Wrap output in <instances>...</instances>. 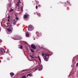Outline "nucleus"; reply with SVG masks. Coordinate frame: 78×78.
Returning <instances> with one entry per match:
<instances>
[{
  "mask_svg": "<svg viewBox=\"0 0 78 78\" xmlns=\"http://www.w3.org/2000/svg\"><path fill=\"white\" fill-rule=\"evenodd\" d=\"M14 11V9H11V10L9 11V12H12Z\"/></svg>",
  "mask_w": 78,
  "mask_h": 78,
  "instance_id": "nucleus-17",
  "label": "nucleus"
},
{
  "mask_svg": "<svg viewBox=\"0 0 78 78\" xmlns=\"http://www.w3.org/2000/svg\"><path fill=\"white\" fill-rule=\"evenodd\" d=\"M31 51L33 53L34 52V51H33V50H32V49H30Z\"/></svg>",
  "mask_w": 78,
  "mask_h": 78,
  "instance_id": "nucleus-22",
  "label": "nucleus"
},
{
  "mask_svg": "<svg viewBox=\"0 0 78 78\" xmlns=\"http://www.w3.org/2000/svg\"><path fill=\"white\" fill-rule=\"evenodd\" d=\"M10 75L11 76H14V73H10Z\"/></svg>",
  "mask_w": 78,
  "mask_h": 78,
  "instance_id": "nucleus-12",
  "label": "nucleus"
},
{
  "mask_svg": "<svg viewBox=\"0 0 78 78\" xmlns=\"http://www.w3.org/2000/svg\"><path fill=\"white\" fill-rule=\"evenodd\" d=\"M37 15H38V16H41V14H40V13H38Z\"/></svg>",
  "mask_w": 78,
  "mask_h": 78,
  "instance_id": "nucleus-20",
  "label": "nucleus"
},
{
  "mask_svg": "<svg viewBox=\"0 0 78 78\" xmlns=\"http://www.w3.org/2000/svg\"><path fill=\"white\" fill-rule=\"evenodd\" d=\"M22 37L20 36H16V37L15 38H14V39L15 40H17V39H22Z\"/></svg>",
  "mask_w": 78,
  "mask_h": 78,
  "instance_id": "nucleus-5",
  "label": "nucleus"
},
{
  "mask_svg": "<svg viewBox=\"0 0 78 78\" xmlns=\"http://www.w3.org/2000/svg\"><path fill=\"white\" fill-rule=\"evenodd\" d=\"M50 55L48 54V53H45L43 52L42 54V56L44 57V58H45V59H44L45 61H48V58H49V55Z\"/></svg>",
  "mask_w": 78,
  "mask_h": 78,
  "instance_id": "nucleus-1",
  "label": "nucleus"
},
{
  "mask_svg": "<svg viewBox=\"0 0 78 78\" xmlns=\"http://www.w3.org/2000/svg\"><path fill=\"white\" fill-rule=\"evenodd\" d=\"M21 3V2H20V0H19L18 1V2L16 4V7H17V6H19V3Z\"/></svg>",
  "mask_w": 78,
  "mask_h": 78,
  "instance_id": "nucleus-7",
  "label": "nucleus"
},
{
  "mask_svg": "<svg viewBox=\"0 0 78 78\" xmlns=\"http://www.w3.org/2000/svg\"><path fill=\"white\" fill-rule=\"evenodd\" d=\"M37 3H39V2H37Z\"/></svg>",
  "mask_w": 78,
  "mask_h": 78,
  "instance_id": "nucleus-32",
  "label": "nucleus"
},
{
  "mask_svg": "<svg viewBox=\"0 0 78 78\" xmlns=\"http://www.w3.org/2000/svg\"><path fill=\"white\" fill-rule=\"evenodd\" d=\"M8 19H10V16H8Z\"/></svg>",
  "mask_w": 78,
  "mask_h": 78,
  "instance_id": "nucleus-24",
  "label": "nucleus"
},
{
  "mask_svg": "<svg viewBox=\"0 0 78 78\" xmlns=\"http://www.w3.org/2000/svg\"><path fill=\"white\" fill-rule=\"evenodd\" d=\"M0 42H2V40H1L0 39Z\"/></svg>",
  "mask_w": 78,
  "mask_h": 78,
  "instance_id": "nucleus-30",
  "label": "nucleus"
},
{
  "mask_svg": "<svg viewBox=\"0 0 78 78\" xmlns=\"http://www.w3.org/2000/svg\"><path fill=\"white\" fill-rule=\"evenodd\" d=\"M5 50L3 48H2L0 51V54L1 55H4L5 54Z\"/></svg>",
  "mask_w": 78,
  "mask_h": 78,
  "instance_id": "nucleus-3",
  "label": "nucleus"
},
{
  "mask_svg": "<svg viewBox=\"0 0 78 78\" xmlns=\"http://www.w3.org/2000/svg\"><path fill=\"white\" fill-rule=\"evenodd\" d=\"M10 6H11V5H10Z\"/></svg>",
  "mask_w": 78,
  "mask_h": 78,
  "instance_id": "nucleus-39",
  "label": "nucleus"
},
{
  "mask_svg": "<svg viewBox=\"0 0 78 78\" xmlns=\"http://www.w3.org/2000/svg\"><path fill=\"white\" fill-rule=\"evenodd\" d=\"M36 9H37V8H38V6H37V5H36Z\"/></svg>",
  "mask_w": 78,
  "mask_h": 78,
  "instance_id": "nucleus-26",
  "label": "nucleus"
},
{
  "mask_svg": "<svg viewBox=\"0 0 78 78\" xmlns=\"http://www.w3.org/2000/svg\"><path fill=\"white\" fill-rule=\"evenodd\" d=\"M31 47L33 48H34V49H36V47H35V46H34V45L33 44H32L31 45Z\"/></svg>",
  "mask_w": 78,
  "mask_h": 78,
  "instance_id": "nucleus-8",
  "label": "nucleus"
},
{
  "mask_svg": "<svg viewBox=\"0 0 78 78\" xmlns=\"http://www.w3.org/2000/svg\"><path fill=\"white\" fill-rule=\"evenodd\" d=\"M15 16H16V17H17V16L16 15H15Z\"/></svg>",
  "mask_w": 78,
  "mask_h": 78,
  "instance_id": "nucleus-35",
  "label": "nucleus"
},
{
  "mask_svg": "<svg viewBox=\"0 0 78 78\" xmlns=\"http://www.w3.org/2000/svg\"><path fill=\"white\" fill-rule=\"evenodd\" d=\"M38 6H39V7H40V5H38Z\"/></svg>",
  "mask_w": 78,
  "mask_h": 78,
  "instance_id": "nucleus-31",
  "label": "nucleus"
},
{
  "mask_svg": "<svg viewBox=\"0 0 78 78\" xmlns=\"http://www.w3.org/2000/svg\"><path fill=\"white\" fill-rule=\"evenodd\" d=\"M34 14H37V12H36V13H35Z\"/></svg>",
  "mask_w": 78,
  "mask_h": 78,
  "instance_id": "nucleus-29",
  "label": "nucleus"
},
{
  "mask_svg": "<svg viewBox=\"0 0 78 78\" xmlns=\"http://www.w3.org/2000/svg\"><path fill=\"white\" fill-rule=\"evenodd\" d=\"M38 70L39 71H41L42 70V65L40 66Z\"/></svg>",
  "mask_w": 78,
  "mask_h": 78,
  "instance_id": "nucleus-6",
  "label": "nucleus"
},
{
  "mask_svg": "<svg viewBox=\"0 0 78 78\" xmlns=\"http://www.w3.org/2000/svg\"><path fill=\"white\" fill-rule=\"evenodd\" d=\"M15 20H13L14 22V21H15Z\"/></svg>",
  "mask_w": 78,
  "mask_h": 78,
  "instance_id": "nucleus-33",
  "label": "nucleus"
},
{
  "mask_svg": "<svg viewBox=\"0 0 78 78\" xmlns=\"http://www.w3.org/2000/svg\"><path fill=\"white\" fill-rule=\"evenodd\" d=\"M30 57L33 58H37V57L35 56H33L30 55Z\"/></svg>",
  "mask_w": 78,
  "mask_h": 78,
  "instance_id": "nucleus-14",
  "label": "nucleus"
},
{
  "mask_svg": "<svg viewBox=\"0 0 78 78\" xmlns=\"http://www.w3.org/2000/svg\"><path fill=\"white\" fill-rule=\"evenodd\" d=\"M32 76V74H28L27 75V76Z\"/></svg>",
  "mask_w": 78,
  "mask_h": 78,
  "instance_id": "nucleus-15",
  "label": "nucleus"
},
{
  "mask_svg": "<svg viewBox=\"0 0 78 78\" xmlns=\"http://www.w3.org/2000/svg\"><path fill=\"white\" fill-rule=\"evenodd\" d=\"M19 48L20 49H22V46L21 45H19Z\"/></svg>",
  "mask_w": 78,
  "mask_h": 78,
  "instance_id": "nucleus-13",
  "label": "nucleus"
},
{
  "mask_svg": "<svg viewBox=\"0 0 78 78\" xmlns=\"http://www.w3.org/2000/svg\"><path fill=\"white\" fill-rule=\"evenodd\" d=\"M8 20V22H9V19H8V20Z\"/></svg>",
  "mask_w": 78,
  "mask_h": 78,
  "instance_id": "nucleus-28",
  "label": "nucleus"
},
{
  "mask_svg": "<svg viewBox=\"0 0 78 78\" xmlns=\"http://www.w3.org/2000/svg\"><path fill=\"white\" fill-rule=\"evenodd\" d=\"M26 36L27 37H28L29 36V34L27 32H26Z\"/></svg>",
  "mask_w": 78,
  "mask_h": 78,
  "instance_id": "nucleus-11",
  "label": "nucleus"
},
{
  "mask_svg": "<svg viewBox=\"0 0 78 78\" xmlns=\"http://www.w3.org/2000/svg\"><path fill=\"white\" fill-rule=\"evenodd\" d=\"M38 58H39V59L40 61V62H41V58H40V57H39V56H38Z\"/></svg>",
  "mask_w": 78,
  "mask_h": 78,
  "instance_id": "nucleus-16",
  "label": "nucleus"
},
{
  "mask_svg": "<svg viewBox=\"0 0 78 78\" xmlns=\"http://www.w3.org/2000/svg\"><path fill=\"white\" fill-rule=\"evenodd\" d=\"M8 60H9V59H8Z\"/></svg>",
  "mask_w": 78,
  "mask_h": 78,
  "instance_id": "nucleus-38",
  "label": "nucleus"
},
{
  "mask_svg": "<svg viewBox=\"0 0 78 78\" xmlns=\"http://www.w3.org/2000/svg\"><path fill=\"white\" fill-rule=\"evenodd\" d=\"M12 27V25H11L10 26L9 28L7 29V33L8 34H11L12 31V28H11V27Z\"/></svg>",
  "mask_w": 78,
  "mask_h": 78,
  "instance_id": "nucleus-2",
  "label": "nucleus"
},
{
  "mask_svg": "<svg viewBox=\"0 0 78 78\" xmlns=\"http://www.w3.org/2000/svg\"><path fill=\"white\" fill-rule=\"evenodd\" d=\"M17 22V21H16L14 22V23H13V24L14 25H16V22Z\"/></svg>",
  "mask_w": 78,
  "mask_h": 78,
  "instance_id": "nucleus-18",
  "label": "nucleus"
},
{
  "mask_svg": "<svg viewBox=\"0 0 78 78\" xmlns=\"http://www.w3.org/2000/svg\"><path fill=\"white\" fill-rule=\"evenodd\" d=\"M28 15H24V19H26V18H27V17H28Z\"/></svg>",
  "mask_w": 78,
  "mask_h": 78,
  "instance_id": "nucleus-10",
  "label": "nucleus"
},
{
  "mask_svg": "<svg viewBox=\"0 0 78 78\" xmlns=\"http://www.w3.org/2000/svg\"><path fill=\"white\" fill-rule=\"evenodd\" d=\"M78 66V62L76 64V66Z\"/></svg>",
  "mask_w": 78,
  "mask_h": 78,
  "instance_id": "nucleus-27",
  "label": "nucleus"
},
{
  "mask_svg": "<svg viewBox=\"0 0 78 78\" xmlns=\"http://www.w3.org/2000/svg\"><path fill=\"white\" fill-rule=\"evenodd\" d=\"M9 53V50L8 49H7V51L6 52V53Z\"/></svg>",
  "mask_w": 78,
  "mask_h": 78,
  "instance_id": "nucleus-23",
  "label": "nucleus"
},
{
  "mask_svg": "<svg viewBox=\"0 0 78 78\" xmlns=\"http://www.w3.org/2000/svg\"><path fill=\"white\" fill-rule=\"evenodd\" d=\"M34 40H35V38H34Z\"/></svg>",
  "mask_w": 78,
  "mask_h": 78,
  "instance_id": "nucleus-36",
  "label": "nucleus"
},
{
  "mask_svg": "<svg viewBox=\"0 0 78 78\" xmlns=\"http://www.w3.org/2000/svg\"><path fill=\"white\" fill-rule=\"evenodd\" d=\"M21 9L22 11H23V7H22L21 8Z\"/></svg>",
  "mask_w": 78,
  "mask_h": 78,
  "instance_id": "nucleus-25",
  "label": "nucleus"
},
{
  "mask_svg": "<svg viewBox=\"0 0 78 78\" xmlns=\"http://www.w3.org/2000/svg\"><path fill=\"white\" fill-rule=\"evenodd\" d=\"M16 20H19V17H16Z\"/></svg>",
  "mask_w": 78,
  "mask_h": 78,
  "instance_id": "nucleus-19",
  "label": "nucleus"
},
{
  "mask_svg": "<svg viewBox=\"0 0 78 78\" xmlns=\"http://www.w3.org/2000/svg\"><path fill=\"white\" fill-rule=\"evenodd\" d=\"M10 24L9 23H6L5 24V26L7 27H9V26Z\"/></svg>",
  "mask_w": 78,
  "mask_h": 78,
  "instance_id": "nucleus-9",
  "label": "nucleus"
},
{
  "mask_svg": "<svg viewBox=\"0 0 78 78\" xmlns=\"http://www.w3.org/2000/svg\"><path fill=\"white\" fill-rule=\"evenodd\" d=\"M1 62V60H0V63Z\"/></svg>",
  "mask_w": 78,
  "mask_h": 78,
  "instance_id": "nucleus-34",
  "label": "nucleus"
},
{
  "mask_svg": "<svg viewBox=\"0 0 78 78\" xmlns=\"http://www.w3.org/2000/svg\"><path fill=\"white\" fill-rule=\"evenodd\" d=\"M72 67V66H71Z\"/></svg>",
  "mask_w": 78,
  "mask_h": 78,
  "instance_id": "nucleus-37",
  "label": "nucleus"
},
{
  "mask_svg": "<svg viewBox=\"0 0 78 78\" xmlns=\"http://www.w3.org/2000/svg\"><path fill=\"white\" fill-rule=\"evenodd\" d=\"M33 29H34V27L32 25H30L29 26L28 28V31H32V30H33Z\"/></svg>",
  "mask_w": 78,
  "mask_h": 78,
  "instance_id": "nucleus-4",
  "label": "nucleus"
},
{
  "mask_svg": "<svg viewBox=\"0 0 78 78\" xmlns=\"http://www.w3.org/2000/svg\"><path fill=\"white\" fill-rule=\"evenodd\" d=\"M26 78V76H24L22 77V78Z\"/></svg>",
  "mask_w": 78,
  "mask_h": 78,
  "instance_id": "nucleus-21",
  "label": "nucleus"
}]
</instances>
